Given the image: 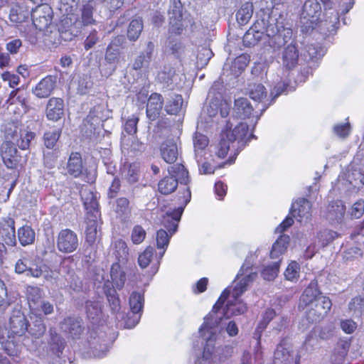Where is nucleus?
I'll use <instances>...</instances> for the list:
<instances>
[{"label":"nucleus","instance_id":"f257e3e1","mask_svg":"<svg viewBox=\"0 0 364 364\" xmlns=\"http://www.w3.org/2000/svg\"><path fill=\"white\" fill-rule=\"evenodd\" d=\"M332 307L331 299L323 294L318 281L311 280L300 296L298 308L305 311V318L309 323L322 321Z\"/></svg>","mask_w":364,"mask_h":364},{"label":"nucleus","instance_id":"f03ea898","mask_svg":"<svg viewBox=\"0 0 364 364\" xmlns=\"http://www.w3.org/2000/svg\"><path fill=\"white\" fill-rule=\"evenodd\" d=\"M249 127L245 122H240L232 129V124L227 121L225 128L220 133V139L218 144L216 154L219 158L224 159L232 147L234 154L228 159L229 164H232L239 153L245 147L250 138L247 136Z\"/></svg>","mask_w":364,"mask_h":364},{"label":"nucleus","instance_id":"7ed1b4c3","mask_svg":"<svg viewBox=\"0 0 364 364\" xmlns=\"http://www.w3.org/2000/svg\"><path fill=\"white\" fill-rule=\"evenodd\" d=\"M191 198V190L186 188L183 193L182 200L179 199L181 205L163 215L161 224L167 231L160 229L156 232V245L159 249H164L165 251L167 248L171 237L177 230L184 208L189 203Z\"/></svg>","mask_w":364,"mask_h":364},{"label":"nucleus","instance_id":"20e7f679","mask_svg":"<svg viewBox=\"0 0 364 364\" xmlns=\"http://www.w3.org/2000/svg\"><path fill=\"white\" fill-rule=\"evenodd\" d=\"M18 128L11 124L4 131L6 140L0 145V156L4 166L10 170L17 169L21 166L22 157L18 153L12 140L18 136Z\"/></svg>","mask_w":364,"mask_h":364},{"label":"nucleus","instance_id":"39448f33","mask_svg":"<svg viewBox=\"0 0 364 364\" xmlns=\"http://www.w3.org/2000/svg\"><path fill=\"white\" fill-rule=\"evenodd\" d=\"M171 173H174L176 176H166L161 178L158 183V191L163 195H168L173 193L177 188L178 185V181L181 185H185L186 187L183 189V191L178 193L176 198L177 200V203L179 206L180 200H182L183 193L186 188H190L188 186V183L190 182L189 174L188 170L186 168L184 165L182 164H177L173 166H171Z\"/></svg>","mask_w":364,"mask_h":364},{"label":"nucleus","instance_id":"423d86ee","mask_svg":"<svg viewBox=\"0 0 364 364\" xmlns=\"http://www.w3.org/2000/svg\"><path fill=\"white\" fill-rule=\"evenodd\" d=\"M325 9L332 8L331 0H320ZM322 10L320 3L317 0H306L301 11V18L303 21L301 31L309 33L312 31L321 22Z\"/></svg>","mask_w":364,"mask_h":364},{"label":"nucleus","instance_id":"0eeeda50","mask_svg":"<svg viewBox=\"0 0 364 364\" xmlns=\"http://www.w3.org/2000/svg\"><path fill=\"white\" fill-rule=\"evenodd\" d=\"M90 197L84 199V205L87 210V228L85 230V240L92 245L95 243L97 239V218L100 215L99 203L97 197L92 192H90Z\"/></svg>","mask_w":364,"mask_h":364},{"label":"nucleus","instance_id":"6e6552de","mask_svg":"<svg viewBox=\"0 0 364 364\" xmlns=\"http://www.w3.org/2000/svg\"><path fill=\"white\" fill-rule=\"evenodd\" d=\"M79 245L77 234L70 229L61 230L57 236L56 246L62 253H71L75 252Z\"/></svg>","mask_w":364,"mask_h":364},{"label":"nucleus","instance_id":"1a4fd4ad","mask_svg":"<svg viewBox=\"0 0 364 364\" xmlns=\"http://www.w3.org/2000/svg\"><path fill=\"white\" fill-rule=\"evenodd\" d=\"M164 250L157 255L154 247H147L138 257V264L142 269L151 265L150 274L154 275L159 270L161 260L164 256Z\"/></svg>","mask_w":364,"mask_h":364},{"label":"nucleus","instance_id":"9d476101","mask_svg":"<svg viewBox=\"0 0 364 364\" xmlns=\"http://www.w3.org/2000/svg\"><path fill=\"white\" fill-rule=\"evenodd\" d=\"M289 213L298 222H307L311 217V203L306 198H299L291 204Z\"/></svg>","mask_w":364,"mask_h":364},{"label":"nucleus","instance_id":"9b49d317","mask_svg":"<svg viewBox=\"0 0 364 364\" xmlns=\"http://www.w3.org/2000/svg\"><path fill=\"white\" fill-rule=\"evenodd\" d=\"M65 103L61 97H52L46 104V117L48 121L58 122L64 117Z\"/></svg>","mask_w":364,"mask_h":364},{"label":"nucleus","instance_id":"f8f14e48","mask_svg":"<svg viewBox=\"0 0 364 364\" xmlns=\"http://www.w3.org/2000/svg\"><path fill=\"white\" fill-rule=\"evenodd\" d=\"M164 97L158 92H152L148 97L146 106V115L149 121L157 119L164 107Z\"/></svg>","mask_w":364,"mask_h":364},{"label":"nucleus","instance_id":"ddd939ff","mask_svg":"<svg viewBox=\"0 0 364 364\" xmlns=\"http://www.w3.org/2000/svg\"><path fill=\"white\" fill-rule=\"evenodd\" d=\"M0 237L10 247L16 245L15 220L8 216L0 221Z\"/></svg>","mask_w":364,"mask_h":364},{"label":"nucleus","instance_id":"4468645a","mask_svg":"<svg viewBox=\"0 0 364 364\" xmlns=\"http://www.w3.org/2000/svg\"><path fill=\"white\" fill-rule=\"evenodd\" d=\"M246 272H247L246 270ZM237 274L239 281L232 289V294L235 301L240 297V296L247 290V287L253 282L256 279L257 274L255 272H244V267L242 266Z\"/></svg>","mask_w":364,"mask_h":364},{"label":"nucleus","instance_id":"2eb2a0df","mask_svg":"<svg viewBox=\"0 0 364 364\" xmlns=\"http://www.w3.org/2000/svg\"><path fill=\"white\" fill-rule=\"evenodd\" d=\"M60 326L68 337L79 339L84 332L82 320L73 316H68L60 322Z\"/></svg>","mask_w":364,"mask_h":364},{"label":"nucleus","instance_id":"dca6fc26","mask_svg":"<svg viewBox=\"0 0 364 364\" xmlns=\"http://www.w3.org/2000/svg\"><path fill=\"white\" fill-rule=\"evenodd\" d=\"M79 0H60V11L65 16L60 20L61 24L67 30L75 23L71 16L75 15L78 6Z\"/></svg>","mask_w":364,"mask_h":364},{"label":"nucleus","instance_id":"f3484780","mask_svg":"<svg viewBox=\"0 0 364 364\" xmlns=\"http://www.w3.org/2000/svg\"><path fill=\"white\" fill-rule=\"evenodd\" d=\"M56 86L55 77L47 75L41 79L33 89V94L38 98L48 97Z\"/></svg>","mask_w":364,"mask_h":364},{"label":"nucleus","instance_id":"a211bd4d","mask_svg":"<svg viewBox=\"0 0 364 364\" xmlns=\"http://www.w3.org/2000/svg\"><path fill=\"white\" fill-rule=\"evenodd\" d=\"M66 174L75 178H79L83 174L84 165L80 152H71L66 164Z\"/></svg>","mask_w":364,"mask_h":364},{"label":"nucleus","instance_id":"6ab92c4d","mask_svg":"<svg viewBox=\"0 0 364 364\" xmlns=\"http://www.w3.org/2000/svg\"><path fill=\"white\" fill-rule=\"evenodd\" d=\"M160 154L161 158L167 164H174L178 159L177 144L173 139L164 140L160 145Z\"/></svg>","mask_w":364,"mask_h":364},{"label":"nucleus","instance_id":"aec40b11","mask_svg":"<svg viewBox=\"0 0 364 364\" xmlns=\"http://www.w3.org/2000/svg\"><path fill=\"white\" fill-rule=\"evenodd\" d=\"M29 322L23 314L12 315L9 319V329L13 336H23L28 331Z\"/></svg>","mask_w":364,"mask_h":364},{"label":"nucleus","instance_id":"412c9836","mask_svg":"<svg viewBox=\"0 0 364 364\" xmlns=\"http://www.w3.org/2000/svg\"><path fill=\"white\" fill-rule=\"evenodd\" d=\"M299 52L296 42L284 48L282 55L284 65L289 70L296 67L299 61Z\"/></svg>","mask_w":364,"mask_h":364},{"label":"nucleus","instance_id":"4be33fe9","mask_svg":"<svg viewBox=\"0 0 364 364\" xmlns=\"http://www.w3.org/2000/svg\"><path fill=\"white\" fill-rule=\"evenodd\" d=\"M26 298L31 311L33 313L40 311L42 301L41 289L37 287H28L26 290Z\"/></svg>","mask_w":364,"mask_h":364},{"label":"nucleus","instance_id":"5701e85b","mask_svg":"<svg viewBox=\"0 0 364 364\" xmlns=\"http://www.w3.org/2000/svg\"><path fill=\"white\" fill-rule=\"evenodd\" d=\"M230 108L231 104L226 100H213L210 102L208 114L210 117H213L219 112L220 115L225 118L229 115Z\"/></svg>","mask_w":364,"mask_h":364},{"label":"nucleus","instance_id":"b1692460","mask_svg":"<svg viewBox=\"0 0 364 364\" xmlns=\"http://www.w3.org/2000/svg\"><path fill=\"white\" fill-rule=\"evenodd\" d=\"M122 36H116L109 43L105 53V60L108 63L118 62L120 53L119 48L122 46Z\"/></svg>","mask_w":364,"mask_h":364},{"label":"nucleus","instance_id":"393cba45","mask_svg":"<svg viewBox=\"0 0 364 364\" xmlns=\"http://www.w3.org/2000/svg\"><path fill=\"white\" fill-rule=\"evenodd\" d=\"M257 23L245 33L242 37V43L245 47H252L259 43L264 36V32L258 29Z\"/></svg>","mask_w":364,"mask_h":364},{"label":"nucleus","instance_id":"a878e982","mask_svg":"<svg viewBox=\"0 0 364 364\" xmlns=\"http://www.w3.org/2000/svg\"><path fill=\"white\" fill-rule=\"evenodd\" d=\"M184 28L182 11L179 9L173 10L169 17V33L173 35L179 36L182 34Z\"/></svg>","mask_w":364,"mask_h":364},{"label":"nucleus","instance_id":"bb28decb","mask_svg":"<svg viewBox=\"0 0 364 364\" xmlns=\"http://www.w3.org/2000/svg\"><path fill=\"white\" fill-rule=\"evenodd\" d=\"M290 238L289 235H282L273 243L270 257L272 259H279V257L287 251Z\"/></svg>","mask_w":364,"mask_h":364},{"label":"nucleus","instance_id":"cd10ccee","mask_svg":"<svg viewBox=\"0 0 364 364\" xmlns=\"http://www.w3.org/2000/svg\"><path fill=\"white\" fill-rule=\"evenodd\" d=\"M49 334L50 337L49 342L50 349L55 354L60 356L65 348L66 342L53 328H50Z\"/></svg>","mask_w":364,"mask_h":364},{"label":"nucleus","instance_id":"c85d7f7f","mask_svg":"<svg viewBox=\"0 0 364 364\" xmlns=\"http://www.w3.org/2000/svg\"><path fill=\"white\" fill-rule=\"evenodd\" d=\"M95 5L92 1H89L83 4L80 9V18L82 26H88L96 24L94 18Z\"/></svg>","mask_w":364,"mask_h":364},{"label":"nucleus","instance_id":"c756f323","mask_svg":"<svg viewBox=\"0 0 364 364\" xmlns=\"http://www.w3.org/2000/svg\"><path fill=\"white\" fill-rule=\"evenodd\" d=\"M346 213V205L341 200L332 201L328 207V216L335 220H341Z\"/></svg>","mask_w":364,"mask_h":364},{"label":"nucleus","instance_id":"7c9ffc66","mask_svg":"<svg viewBox=\"0 0 364 364\" xmlns=\"http://www.w3.org/2000/svg\"><path fill=\"white\" fill-rule=\"evenodd\" d=\"M350 342L348 340H340L337 342L333 354V360L338 364H341L348 355Z\"/></svg>","mask_w":364,"mask_h":364},{"label":"nucleus","instance_id":"2f4dec72","mask_svg":"<svg viewBox=\"0 0 364 364\" xmlns=\"http://www.w3.org/2000/svg\"><path fill=\"white\" fill-rule=\"evenodd\" d=\"M237 304H232L228 301L223 310V316L229 318L232 316H237L245 314L247 311V306L242 301H237Z\"/></svg>","mask_w":364,"mask_h":364},{"label":"nucleus","instance_id":"473e14b6","mask_svg":"<svg viewBox=\"0 0 364 364\" xmlns=\"http://www.w3.org/2000/svg\"><path fill=\"white\" fill-rule=\"evenodd\" d=\"M17 234L19 242L22 246L31 245L35 241V232L29 225H25L19 228Z\"/></svg>","mask_w":364,"mask_h":364},{"label":"nucleus","instance_id":"72a5a7b5","mask_svg":"<svg viewBox=\"0 0 364 364\" xmlns=\"http://www.w3.org/2000/svg\"><path fill=\"white\" fill-rule=\"evenodd\" d=\"M252 3L245 2L241 6L236 13V19L237 23L241 26L246 25L252 18Z\"/></svg>","mask_w":364,"mask_h":364},{"label":"nucleus","instance_id":"f704fd0d","mask_svg":"<svg viewBox=\"0 0 364 364\" xmlns=\"http://www.w3.org/2000/svg\"><path fill=\"white\" fill-rule=\"evenodd\" d=\"M247 91L250 97L257 102H262L267 95V90L262 83H250Z\"/></svg>","mask_w":364,"mask_h":364},{"label":"nucleus","instance_id":"c9c22d12","mask_svg":"<svg viewBox=\"0 0 364 364\" xmlns=\"http://www.w3.org/2000/svg\"><path fill=\"white\" fill-rule=\"evenodd\" d=\"M131 311L133 314L141 313L144 308V296L137 291H133L129 299Z\"/></svg>","mask_w":364,"mask_h":364},{"label":"nucleus","instance_id":"e433bc0d","mask_svg":"<svg viewBox=\"0 0 364 364\" xmlns=\"http://www.w3.org/2000/svg\"><path fill=\"white\" fill-rule=\"evenodd\" d=\"M143 30V21L141 18L132 19L127 28V37L129 41H136Z\"/></svg>","mask_w":364,"mask_h":364},{"label":"nucleus","instance_id":"4c0bfd02","mask_svg":"<svg viewBox=\"0 0 364 364\" xmlns=\"http://www.w3.org/2000/svg\"><path fill=\"white\" fill-rule=\"evenodd\" d=\"M62 134V128H57L53 131H47L43 136V144L48 149H52L56 145Z\"/></svg>","mask_w":364,"mask_h":364},{"label":"nucleus","instance_id":"58836bf2","mask_svg":"<svg viewBox=\"0 0 364 364\" xmlns=\"http://www.w3.org/2000/svg\"><path fill=\"white\" fill-rule=\"evenodd\" d=\"M235 107L238 114L243 118H249L253 112L250 102L245 98H239L235 102Z\"/></svg>","mask_w":364,"mask_h":364},{"label":"nucleus","instance_id":"ea45409f","mask_svg":"<svg viewBox=\"0 0 364 364\" xmlns=\"http://www.w3.org/2000/svg\"><path fill=\"white\" fill-rule=\"evenodd\" d=\"M139 122V117L136 114H132L129 117L123 124L124 132L132 136H134L137 134L138 131V123Z\"/></svg>","mask_w":364,"mask_h":364},{"label":"nucleus","instance_id":"a19ab883","mask_svg":"<svg viewBox=\"0 0 364 364\" xmlns=\"http://www.w3.org/2000/svg\"><path fill=\"white\" fill-rule=\"evenodd\" d=\"M114 255L118 261L127 260L129 256V248L127 243L122 239L116 240L114 243Z\"/></svg>","mask_w":364,"mask_h":364},{"label":"nucleus","instance_id":"79ce46f5","mask_svg":"<svg viewBox=\"0 0 364 364\" xmlns=\"http://www.w3.org/2000/svg\"><path fill=\"white\" fill-rule=\"evenodd\" d=\"M176 75L175 69L173 68H164L162 70L159 72L157 75V80L160 83L169 86L173 82V77Z\"/></svg>","mask_w":364,"mask_h":364},{"label":"nucleus","instance_id":"37998d69","mask_svg":"<svg viewBox=\"0 0 364 364\" xmlns=\"http://www.w3.org/2000/svg\"><path fill=\"white\" fill-rule=\"evenodd\" d=\"M32 21L36 28L40 31L47 29L50 24L51 20L49 16L38 15L37 12L32 14Z\"/></svg>","mask_w":364,"mask_h":364},{"label":"nucleus","instance_id":"c03bdc74","mask_svg":"<svg viewBox=\"0 0 364 364\" xmlns=\"http://www.w3.org/2000/svg\"><path fill=\"white\" fill-rule=\"evenodd\" d=\"M338 237L336 232L328 229L321 230L317 234L318 240L323 247L327 246Z\"/></svg>","mask_w":364,"mask_h":364},{"label":"nucleus","instance_id":"a18cd8bd","mask_svg":"<svg viewBox=\"0 0 364 364\" xmlns=\"http://www.w3.org/2000/svg\"><path fill=\"white\" fill-rule=\"evenodd\" d=\"M281 259L274 262L272 265L265 267L262 271V276L267 281L274 280L279 272Z\"/></svg>","mask_w":364,"mask_h":364},{"label":"nucleus","instance_id":"49530a36","mask_svg":"<svg viewBox=\"0 0 364 364\" xmlns=\"http://www.w3.org/2000/svg\"><path fill=\"white\" fill-rule=\"evenodd\" d=\"M362 256L363 250L360 247H350L344 251L343 259L346 262H352L360 259Z\"/></svg>","mask_w":364,"mask_h":364},{"label":"nucleus","instance_id":"de8ad7c7","mask_svg":"<svg viewBox=\"0 0 364 364\" xmlns=\"http://www.w3.org/2000/svg\"><path fill=\"white\" fill-rule=\"evenodd\" d=\"M333 133L341 139H346L351 132V125L349 122L336 124L333 127Z\"/></svg>","mask_w":364,"mask_h":364},{"label":"nucleus","instance_id":"09e8293b","mask_svg":"<svg viewBox=\"0 0 364 364\" xmlns=\"http://www.w3.org/2000/svg\"><path fill=\"white\" fill-rule=\"evenodd\" d=\"M140 175L139 165L132 163L129 165L126 180L129 184H134L139 181Z\"/></svg>","mask_w":364,"mask_h":364},{"label":"nucleus","instance_id":"8fccbe9b","mask_svg":"<svg viewBox=\"0 0 364 364\" xmlns=\"http://www.w3.org/2000/svg\"><path fill=\"white\" fill-rule=\"evenodd\" d=\"M146 235V232L144 228L139 225H135L131 234V240L135 245H139L143 242Z\"/></svg>","mask_w":364,"mask_h":364},{"label":"nucleus","instance_id":"3c124183","mask_svg":"<svg viewBox=\"0 0 364 364\" xmlns=\"http://www.w3.org/2000/svg\"><path fill=\"white\" fill-rule=\"evenodd\" d=\"M98 122V117L90 112L82 121V126L86 129L85 132L94 133Z\"/></svg>","mask_w":364,"mask_h":364},{"label":"nucleus","instance_id":"603ef678","mask_svg":"<svg viewBox=\"0 0 364 364\" xmlns=\"http://www.w3.org/2000/svg\"><path fill=\"white\" fill-rule=\"evenodd\" d=\"M299 265L295 261H291L287 266L284 276L287 279L293 281L299 277Z\"/></svg>","mask_w":364,"mask_h":364},{"label":"nucleus","instance_id":"864d4df0","mask_svg":"<svg viewBox=\"0 0 364 364\" xmlns=\"http://www.w3.org/2000/svg\"><path fill=\"white\" fill-rule=\"evenodd\" d=\"M348 308L354 313H363L364 315V295L353 297L349 302Z\"/></svg>","mask_w":364,"mask_h":364},{"label":"nucleus","instance_id":"5fc2aeb1","mask_svg":"<svg viewBox=\"0 0 364 364\" xmlns=\"http://www.w3.org/2000/svg\"><path fill=\"white\" fill-rule=\"evenodd\" d=\"M183 98L181 95H176L167 106V112L171 114H176L181 109Z\"/></svg>","mask_w":364,"mask_h":364},{"label":"nucleus","instance_id":"6e6d98bb","mask_svg":"<svg viewBox=\"0 0 364 364\" xmlns=\"http://www.w3.org/2000/svg\"><path fill=\"white\" fill-rule=\"evenodd\" d=\"M121 181L118 176H115L107 191V197L109 199L115 198L121 191Z\"/></svg>","mask_w":364,"mask_h":364},{"label":"nucleus","instance_id":"4d7b16f0","mask_svg":"<svg viewBox=\"0 0 364 364\" xmlns=\"http://www.w3.org/2000/svg\"><path fill=\"white\" fill-rule=\"evenodd\" d=\"M350 216L353 218H360L364 214V200L359 199L355 202L350 212Z\"/></svg>","mask_w":364,"mask_h":364},{"label":"nucleus","instance_id":"13d9d810","mask_svg":"<svg viewBox=\"0 0 364 364\" xmlns=\"http://www.w3.org/2000/svg\"><path fill=\"white\" fill-rule=\"evenodd\" d=\"M36 137V134L33 132H27L25 135L17 141V145L21 150L28 149L31 141Z\"/></svg>","mask_w":364,"mask_h":364},{"label":"nucleus","instance_id":"bf43d9fd","mask_svg":"<svg viewBox=\"0 0 364 364\" xmlns=\"http://www.w3.org/2000/svg\"><path fill=\"white\" fill-rule=\"evenodd\" d=\"M250 61V57L248 54L242 53L237 56L233 61V66L235 68L242 71L248 65Z\"/></svg>","mask_w":364,"mask_h":364},{"label":"nucleus","instance_id":"052dcab7","mask_svg":"<svg viewBox=\"0 0 364 364\" xmlns=\"http://www.w3.org/2000/svg\"><path fill=\"white\" fill-rule=\"evenodd\" d=\"M107 301L112 309V311L114 313L119 312L121 309L120 300L117 292L113 290V292H109L107 294Z\"/></svg>","mask_w":364,"mask_h":364},{"label":"nucleus","instance_id":"680f3d73","mask_svg":"<svg viewBox=\"0 0 364 364\" xmlns=\"http://www.w3.org/2000/svg\"><path fill=\"white\" fill-rule=\"evenodd\" d=\"M209 139L208 138L201 134L196 132L193 139L194 147L199 150H203L208 145Z\"/></svg>","mask_w":364,"mask_h":364},{"label":"nucleus","instance_id":"e2e57ef3","mask_svg":"<svg viewBox=\"0 0 364 364\" xmlns=\"http://www.w3.org/2000/svg\"><path fill=\"white\" fill-rule=\"evenodd\" d=\"M230 294V291L228 288L225 289L222 291L220 296H219L215 304L213 305L212 308V311L214 313H218L223 308L225 302L229 297Z\"/></svg>","mask_w":364,"mask_h":364},{"label":"nucleus","instance_id":"0e129e2a","mask_svg":"<svg viewBox=\"0 0 364 364\" xmlns=\"http://www.w3.org/2000/svg\"><path fill=\"white\" fill-rule=\"evenodd\" d=\"M99 41V37L97 34V31L94 29L91 31L89 35L86 37L84 41L83 45L84 48L86 50L91 49Z\"/></svg>","mask_w":364,"mask_h":364},{"label":"nucleus","instance_id":"69168bd1","mask_svg":"<svg viewBox=\"0 0 364 364\" xmlns=\"http://www.w3.org/2000/svg\"><path fill=\"white\" fill-rule=\"evenodd\" d=\"M129 210V200L126 197H120L116 200V212L125 214Z\"/></svg>","mask_w":364,"mask_h":364},{"label":"nucleus","instance_id":"338daca9","mask_svg":"<svg viewBox=\"0 0 364 364\" xmlns=\"http://www.w3.org/2000/svg\"><path fill=\"white\" fill-rule=\"evenodd\" d=\"M1 79L4 81H7L10 87L14 88L20 82L18 75L12 74L9 71H5L1 73Z\"/></svg>","mask_w":364,"mask_h":364},{"label":"nucleus","instance_id":"774afa93","mask_svg":"<svg viewBox=\"0 0 364 364\" xmlns=\"http://www.w3.org/2000/svg\"><path fill=\"white\" fill-rule=\"evenodd\" d=\"M341 327L346 333H352L357 328V324L352 319H346L341 321Z\"/></svg>","mask_w":364,"mask_h":364}]
</instances>
